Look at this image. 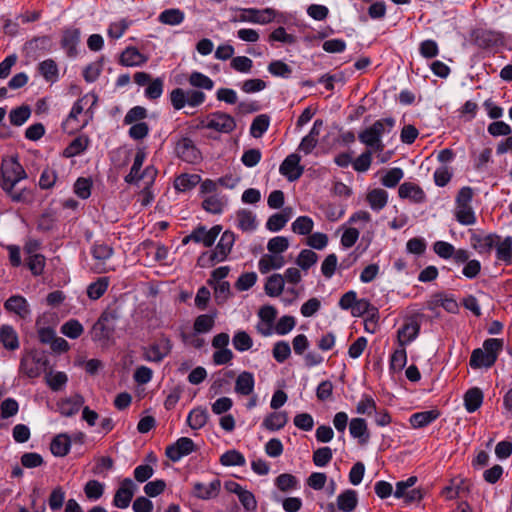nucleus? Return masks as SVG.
<instances>
[{
	"label": "nucleus",
	"instance_id": "nucleus-36",
	"mask_svg": "<svg viewBox=\"0 0 512 512\" xmlns=\"http://www.w3.org/2000/svg\"><path fill=\"white\" fill-rule=\"evenodd\" d=\"M366 200L372 210L380 211L387 205L388 193L384 189L375 188L368 192Z\"/></svg>",
	"mask_w": 512,
	"mask_h": 512
},
{
	"label": "nucleus",
	"instance_id": "nucleus-6",
	"mask_svg": "<svg viewBox=\"0 0 512 512\" xmlns=\"http://www.w3.org/2000/svg\"><path fill=\"white\" fill-rule=\"evenodd\" d=\"M240 11L241 14L238 17H234L231 21L250 22L264 25L272 22L276 17V11L273 8H245L240 9Z\"/></svg>",
	"mask_w": 512,
	"mask_h": 512
},
{
	"label": "nucleus",
	"instance_id": "nucleus-8",
	"mask_svg": "<svg viewBox=\"0 0 512 512\" xmlns=\"http://www.w3.org/2000/svg\"><path fill=\"white\" fill-rule=\"evenodd\" d=\"M419 314H415L406 319L404 324L397 331V338L400 347H405L407 344L414 341L420 333Z\"/></svg>",
	"mask_w": 512,
	"mask_h": 512
},
{
	"label": "nucleus",
	"instance_id": "nucleus-10",
	"mask_svg": "<svg viewBox=\"0 0 512 512\" xmlns=\"http://www.w3.org/2000/svg\"><path fill=\"white\" fill-rule=\"evenodd\" d=\"M235 128V119L225 112L216 111L208 116L206 129L215 130L220 133H231Z\"/></svg>",
	"mask_w": 512,
	"mask_h": 512
},
{
	"label": "nucleus",
	"instance_id": "nucleus-24",
	"mask_svg": "<svg viewBox=\"0 0 512 512\" xmlns=\"http://www.w3.org/2000/svg\"><path fill=\"white\" fill-rule=\"evenodd\" d=\"M0 343L9 351H15L19 348V337L13 326L8 324L0 326Z\"/></svg>",
	"mask_w": 512,
	"mask_h": 512
},
{
	"label": "nucleus",
	"instance_id": "nucleus-1",
	"mask_svg": "<svg viewBox=\"0 0 512 512\" xmlns=\"http://www.w3.org/2000/svg\"><path fill=\"white\" fill-rule=\"evenodd\" d=\"M25 178H27L26 171L16 158L4 159L2 161L0 186L13 202L26 203L30 201V192L28 190L14 191L17 183Z\"/></svg>",
	"mask_w": 512,
	"mask_h": 512
},
{
	"label": "nucleus",
	"instance_id": "nucleus-14",
	"mask_svg": "<svg viewBox=\"0 0 512 512\" xmlns=\"http://www.w3.org/2000/svg\"><path fill=\"white\" fill-rule=\"evenodd\" d=\"M88 95H85L84 97L78 99L72 106V109L67 116V118L62 122V129L64 132L72 134L80 129L84 128L87 122H84L82 124L78 121V116L83 112L84 105L83 102L87 99Z\"/></svg>",
	"mask_w": 512,
	"mask_h": 512
},
{
	"label": "nucleus",
	"instance_id": "nucleus-63",
	"mask_svg": "<svg viewBox=\"0 0 512 512\" xmlns=\"http://www.w3.org/2000/svg\"><path fill=\"white\" fill-rule=\"evenodd\" d=\"M84 493L90 500H98L104 493V484L97 480H89L84 486Z\"/></svg>",
	"mask_w": 512,
	"mask_h": 512
},
{
	"label": "nucleus",
	"instance_id": "nucleus-40",
	"mask_svg": "<svg viewBox=\"0 0 512 512\" xmlns=\"http://www.w3.org/2000/svg\"><path fill=\"white\" fill-rule=\"evenodd\" d=\"M285 261L283 256H272L269 254L263 255L259 262L258 268L260 273L266 274L273 269H280L284 266Z\"/></svg>",
	"mask_w": 512,
	"mask_h": 512
},
{
	"label": "nucleus",
	"instance_id": "nucleus-19",
	"mask_svg": "<svg viewBox=\"0 0 512 512\" xmlns=\"http://www.w3.org/2000/svg\"><path fill=\"white\" fill-rule=\"evenodd\" d=\"M51 48L52 38L48 35L33 37L25 43L27 54L35 57L50 51Z\"/></svg>",
	"mask_w": 512,
	"mask_h": 512
},
{
	"label": "nucleus",
	"instance_id": "nucleus-58",
	"mask_svg": "<svg viewBox=\"0 0 512 512\" xmlns=\"http://www.w3.org/2000/svg\"><path fill=\"white\" fill-rule=\"evenodd\" d=\"M407 362V353L405 347L396 349L390 357L389 367L394 372L401 371Z\"/></svg>",
	"mask_w": 512,
	"mask_h": 512
},
{
	"label": "nucleus",
	"instance_id": "nucleus-61",
	"mask_svg": "<svg viewBox=\"0 0 512 512\" xmlns=\"http://www.w3.org/2000/svg\"><path fill=\"white\" fill-rule=\"evenodd\" d=\"M289 221V215L286 213H275L271 215L267 222L266 228L271 232L280 231L285 227L286 223Z\"/></svg>",
	"mask_w": 512,
	"mask_h": 512
},
{
	"label": "nucleus",
	"instance_id": "nucleus-7",
	"mask_svg": "<svg viewBox=\"0 0 512 512\" xmlns=\"http://www.w3.org/2000/svg\"><path fill=\"white\" fill-rule=\"evenodd\" d=\"M499 241V235L496 233H475L473 232L470 237V244L472 248L480 255L489 257L495 246Z\"/></svg>",
	"mask_w": 512,
	"mask_h": 512
},
{
	"label": "nucleus",
	"instance_id": "nucleus-22",
	"mask_svg": "<svg viewBox=\"0 0 512 512\" xmlns=\"http://www.w3.org/2000/svg\"><path fill=\"white\" fill-rule=\"evenodd\" d=\"M495 256L498 262L503 263L506 266L512 265V237L507 236L502 238L499 235V241L495 246Z\"/></svg>",
	"mask_w": 512,
	"mask_h": 512
},
{
	"label": "nucleus",
	"instance_id": "nucleus-11",
	"mask_svg": "<svg viewBox=\"0 0 512 512\" xmlns=\"http://www.w3.org/2000/svg\"><path fill=\"white\" fill-rule=\"evenodd\" d=\"M172 349V343L169 338H162L158 343H153L143 347V359L149 362L160 363Z\"/></svg>",
	"mask_w": 512,
	"mask_h": 512
},
{
	"label": "nucleus",
	"instance_id": "nucleus-52",
	"mask_svg": "<svg viewBox=\"0 0 512 512\" xmlns=\"http://www.w3.org/2000/svg\"><path fill=\"white\" fill-rule=\"evenodd\" d=\"M113 253V248L104 242L96 241L91 247V254L93 258L99 261L108 260L111 258Z\"/></svg>",
	"mask_w": 512,
	"mask_h": 512
},
{
	"label": "nucleus",
	"instance_id": "nucleus-39",
	"mask_svg": "<svg viewBox=\"0 0 512 512\" xmlns=\"http://www.w3.org/2000/svg\"><path fill=\"white\" fill-rule=\"evenodd\" d=\"M287 422L286 412H272L264 418L263 426L270 431H276L282 429Z\"/></svg>",
	"mask_w": 512,
	"mask_h": 512
},
{
	"label": "nucleus",
	"instance_id": "nucleus-64",
	"mask_svg": "<svg viewBox=\"0 0 512 512\" xmlns=\"http://www.w3.org/2000/svg\"><path fill=\"white\" fill-rule=\"evenodd\" d=\"M272 354L278 363L285 362L291 355V348L288 342L278 341L274 344Z\"/></svg>",
	"mask_w": 512,
	"mask_h": 512
},
{
	"label": "nucleus",
	"instance_id": "nucleus-53",
	"mask_svg": "<svg viewBox=\"0 0 512 512\" xmlns=\"http://www.w3.org/2000/svg\"><path fill=\"white\" fill-rule=\"evenodd\" d=\"M314 227V222L309 216H299L292 223V231L299 235H309Z\"/></svg>",
	"mask_w": 512,
	"mask_h": 512
},
{
	"label": "nucleus",
	"instance_id": "nucleus-37",
	"mask_svg": "<svg viewBox=\"0 0 512 512\" xmlns=\"http://www.w3.org/2000/svg\"><path fill=\"white\" fill-rule=\"evenodd\" d=\"M207 421V409L202 407L192 409L187 417V424L193 430L201 429L206 425Z\"/></svg>",
	"mask_w": 512,
	"mask_h": 512
},
{
	"label": "nucleus",
	"instance_id": "nucleus-60",
	"mask_svg": "<svg viewBox=\"0 0 512 512\" xmlns=\"http://www.w3.org/2000/svg\"><path fill=\"white\" fill-rule=\"evenodd\" d=\"M317 260L318 255L314 251L310 249H303L296 259V264L301 267V269L308 270L317 262Z\"/></svg>",
	"mask_w": 512,
	"mask_h": 512
},
{
	"label": "nucleus",
	"instance_id": "nucleus-12",
	"mask_svg": "<svg viewBox=\"0 0 512 512\" xmlns=\"http://www.w3.org/2000/svg\"><path fill=\"white\" fill-rule=\"evenodd\" d=\"M177 156L191 164H195L201 160V152L189 137H182L175 146Z\"/></svg>",
	"mask_w": 512,
	"mask_h": 512
},
{
	"label": "nucleus",
	"instance_id": "nucleus-15",
	"mask_svg": "<svg viewBox=\"0 0 512 512\" xmlns=\"http://www.w3.org/2000/svg\"><path fill=\"white\" fill-rule=\"evenodd\" d=\"M46 364V358L34 354L21 359L19 370L29 378H36L40 376L42 367Z\"/></svg>",
	"mask_w": 512,
	"mask_h": 512
},
{
	"label": "nucleus",
	"instance_id": "nucleus-56",
	"mask_svg": "<svg viewBox=\"0 0 512 512\" xmlns=\"http://www.w3.org/2000/svg\"><path fill=\"white\" fill-rule=\"evenodd\" d=\"M232 343L234 348L239 352L249 350L253 346V340L245 331H238L234 334Z\"/></svg>",
	"mask_w": 512,
	"mask_h": 512
},
{
	"label": "nucleus",
	"instance_id": "nucleus-42",
	"mask_svg": "<svg viewBox=\"0 0 512 512\" xmlns=\"http://www.w3.org/2000/svg\"><path fill=\"white\" fill-rule=\"evenodd\" d=\"M184 13L178 8H170L162 11L159 14L158 20L162 24L166 25H179L184 21Z\"/></svg>",
	"mask_w": 512,
	"mask_h": 512
},
{
	"label": "nucleus",
	"instance_id": "nucleus-16",
	"mask_svg": "<svg viewBox=\"0 0 512 512\" xmlns=\"http://www.w3.org/2000/svg\"><path fill=\"white\" fill-rule=\"evenodd\" d=\"M81 31L79 28L68 27L63 30L61 39V48L66 51V54L70 58H74L78 55L77 45L80 42Z\"/></svg>",
	"mask_w": 512,
	"mask_h": 512
},
{
	"label": "nucleus",
	"instance_id": "nucleus-54",
	"mask_svg": "<svg viewBox=\"0 0 512 512\" xmlns=\"http://www.w3.org/2000/svg\"><path fill=\"white\" fill-rule=\"evenodd\" d=\"M31 115L29 106L23 105L12 109L9 113L10 123L14 126L23 125Z\"/></svg>",
	"mask_w": 512,
	"mask_h": 512
},
{
	"label": "nucleus",
	"instance_id": "nucleus-5",
	"mask_svg": "<svg viewBox=\"0 0 512 512\" xmlns=\"http://www.w3.org/2000/svg\"><path fill=\"white\" fill-rule=\"evenodd\" d=\"M470 38L471 42L481 49H492L503 43L501 33L484 28L473 29Z\"/></svg>",
	"mask_w": 512,
	"mask_h": 512
},
{
	"label": "nucleus",
	"instance_id": "nucleus-20",
	"mask_svg": "<svg viewBox=\"0 0 512 512\" xmlns=\"http://www.w3.org/2000/svg\"><path fill=\"white\" fill-rule=\"evenodd\" d=\"M398 195L402 199H410L414 203L425 201L426 195L423 189L412 182H404L398 188Z\"/></svg>",
	"mask_w": 512,
	"mask_h": 512
},
{
	"label": "nucleus",
	"instance_id": "nucleus-26",
	"mask_svg": "<svg viewBox=\"0 0 512 512\" xmlns=\"http://www.w3.org/2000/svg\"><path fill=\"white\" fill-rule=\"evenodd\" d=\"M254 386L255 379L253 373L243 371L236 378L234 390L239 395L248 396L254 391Z\"/></svg>",
	"mask_w": 512,
	"mask_h": 512
},
{
	"label": "nucleus",
	"instance_id": "nucleus-21",
	"mask_svg": "<svg viewBox=\"0 0 512 512\" xmlns=\"http://www.w3.org/2000/svg\"><path fill=\"white\" fill-rule=\"evenodd\" d=\"M220 480L215 479L212 482H210L208 485L196 482L193 485V496L202 499V500H208L211 498H214L218 495L220 490Z\"/></svg>",
	"mask_w": 512,
	"mask_h": 512
},
{
	"label": "nucleus",
	"instance_id": "nucleus-50",
	"mask_svg": "<svg viewBox=\"0 0 512 512\" xmlns=\"http://www.w3.org/2000/svg\"><path fill=\"white\" fill-rule=\"evenodd\" d=\"M26 264L32 275L40 276L44 272L46 258L42 254H33L28 256Z\"/></svg>",
	"mask_w": 512,
	"mask_h": 512
},
{
	"label": "nucleus",
	"instance_id": "nucleus-3",
	"mask_svg": "<svg viewBox=\"0 0 512 512\" xmlns=\"http://www.w3.org/2000/svg\"><path fill=\"white\" fill-rule=\"evenodd\" d=\"M236 235L230 230L223 232L218 244L212 251H205L197 259V265L199 267H212L217 262L224 261L230 254Z\"/></svg>",
	"mask_w": 512,
	"mask_h": 512
},
{
	"label": "nucleus",
	"instance_id": "nucleus-34",
	"mask_svg": "<svg viewBox=\"0 0 512 512\" xmlns=\"http://www.w3.org/2000/svg\"><path fill=\"white\" fill-rule=\"evenodd\" d=\"M349 431L353 438H358L361 444H365L369 439L367 422L363 418H353L349 424Z\"/></svg>",
	"mask_w": 512,
	"mask_h": 512
},
{
	"label": "nucleus",
	"instance_id": "nucleus-59",
	"mask_svg": "<svg viewBox=\"0 0 512 512\" xmlns=\"http://www.w3.org/2000/svg\"><path fill=\"white\" fill-rule=\"evenodd\" d=\"M403 176H404V173L401 168H398V167L391 168L381 178V183L383 186H385L387 188H394L398 185V183L401 181Z\"/></svg>",
	"mask_w": 512,
	"mask_h": 512
},
{
	"label": "nucleus",
	"instance_id": "nucleus-33",
	"mask_svg": "<svg viewBox=\"0 0 512 512\" xmlns=\"http://www.w3.org/2000/svg\"><path fill=\"white\" fill-rule=\"evenodd\" d=\"M39 74L50 83H55L59 78V69L57 63L49 58L38 64Z\"/></svg>",
	"mask_w": 512,
	"mask_h": 512
},
{
	"label": "nucleus",
	"instance_id": "nucleus-41",
	"mask_svg": "<svg viewBox=\"0 0 512 512\" xmlns=\"http://www.w3.org/2000/svg\"><path fill=\"white\" fill-rule=\"evenodd\" d=\"M109 278L108 277H100L95 282H92L87 287V296L91 300L100 299L109 287Z\"/></svg>",
	"mask_w": 512,
	"mask_h": 512
},
{
	"label": "nucleus",
	"instance_id": "nucleus-23",
	"mask_svg": "<svg viewBox=\"0 0 512 512\" xmlns=\"http://www.w3.org/2000/svg\"><path fill=\"white\" fill-rule=\"evenodd\" d=\"M148 61V57L143 55L136 47H127L120 55L119 63L122 66H142Z\"/></svg>",
	"mask_w": 512,
	"mask_h": 512
},
{
	"label": "nucleus",
	"instance_id": "nucleus-18",
	"mask_svg": "<svg viewBox=\"0 0 512 512\" xmlns=\"http://www.w3.org/2000/svg\"><path fill=\"white\" fill-rule=\"evenodd\" d=\"M4 309L14 313L21 319H26L31 314L28 301L21 295H12L4 302Z\"/></svg>",
	"mask_w": 512,
	"mask_h": 512
},
{
	"label": "nucleus",
	"instance_id": "nucleus-31",
	"mask_svg": "<svg viewBox=\"0 0 512 512\" xmlns=\"http://www.w3.org/2000/svg\"><path fill=\"white\" fill-rule=\"evenodd\" d=\"M71 447V438L67 434H59L55 436L50 444L51 453L56 457L66 456Z\"/></svg>",
	"mask_w": 512,
	"mask_h": 512
},
{
	"label": "nucleus",
	"instance_id": "nucleus-29",
	"mask_svg": "<svg viewBox=\"0 0 512 512\" xmlns=\"http://www.w3.org/2000/svg\"><path fill=\"white\" fill-rule=\"evenodd\" d=\"M84 403L83 396L77 394L71 398L63 399L58 403V410L61 415L71 417L78 413Z\"/></svg>",
	"mask_w": 512,
	"mask_h": 512
},
{
	"label": "nucleus",
	"instance_id": "nucleus-27",
	"mask_svg": "<svg viewBox=\"0 0 512 512\" xmlns=\"http://www.w3.org/2000/svg\"><path fill=\"white\" fill-rule=\"evenodd\" d=\"M358 139L362 144L376 152H382L384 150L385 146L372 126L361 131L358 135Z\"/></svg>",
	"mask_w": 512,
	"mask_h": 512
},
{
	"label": "nucleus",
	"instance_id": "nucleus-51",
	"mask_svg": "<svg viewBox=\"0 0 512 512\" xmlns=\"http://www.w3.org/2000/svg\"><path fill=\"white\" fill-rule=\"evenodd\" d=\"M189 83L193 87L205 90H212L214 87V81L205 74L198 71H193L190 74Z\"/></svg>",
	"mask_w": 512,
	"mask_h": 512
},
{
	"label": "nucleus",
	"instance_id": "nucleus-13",
	"mask_svg": "<svg viewBox=\"0 0 512 512\" xmlns=\"http://www.w3.org/2000/svg\"><path fill=\"white\" fill-rule=\"evenodd\" d=\"M300 161L301 157L297 153L288 155L279 167L280 174L290 182L298 180L304 172V167L300 165Z\"/></svg>",
	"mask_w": 512,
	"mask_h": 512
},
{
	"label": "nucleus",
	"instance_id": "nucleus-9",
	"mask_svg": "<svg viewBox=\"0 0 512 512\" xmlns=\"http://www.w3.org/2000/svg\"><path fill=\"white\" fill-rule=\"evenodd\" d=\"M196 451V445L192 439L188 437H180L173 444L165 449V455L172 462H178L182 457L188 456Z\"/></svg>",
	"mask_w": 512,
	"mask_h": 512
},
{
	"label": "nucleus",
	"instance_id": "nucleus-46",
	"mask_svg": "<svg viewBox=\"0 0 512 512\" xmlns=\"http://www.w3.org/2000/svg\"><path fill=\"white\" fill-rule=\"evenodd\" d=\"M60 331L70 339H77L83 334L84 327L77 319H69L61 326Z\"/></svg>",
	"mask_w": 512,
	"mask_h": 512
},
{
	"label": "nucleus",
	"instance_id": "nucleus-44",
	"mask_svg": "<svg viewBox=\"0 0 512 512\" xmlns=\"http://www.w3.org/2000/svg\"><path fill=\"white\" fill-rule=\"evenodd\" d=\"M201 178L197 174H181L174 181V187L176 190L185 192L193 189Z\"/></svg>",
	"mask_w": 512,
	"mask_h": 512
},
{
	"label": "nucleus",
	"instance_id": "nucleus-45",
	"mask_svg": "<svg viewBox=\"0 0 512 512\" xmlns=\"http://www.w3.org/2000/svg\"><path fill=\"white\" fill-rule=\"evenodd\" d=\"M276 487L282 492H289L298 488L299 481L290 473H282L275 479Z\"/></svg>",
	"mask_w": 512,
	"mask_h": 512
},
{
	"label": "nucleus",
	"instance_id": "nucleus-55",
	"mask_svg": "<svg viewBox=\"0 0 512 512\" xmlns=\"http://www.w3.org/2000/svg\"><path fill=\"white\" fill-rule=\"evenodd\" d=\"M214 318H215V316L210 315V314L199 315L198 317H196V319L194 321V325H193L194 331L196 333L209 332L215 324Z\"/></svg>",
	"mask_w": 512,
	"mask_h": 512
},
{
	"label": "nucleus",
	"instance_id": "nucleus-17",
	"mask_svg": "<svg viewBox=\"0 0 512 512\" xmlns=\"http://www.w3.org/2000/svg\"><path fill=\"white\" fill-rule=\"evenodd\" d=\"M133 495L134 483L130 478H125L114 495L113 505L117 508L125 509L130 505Z\"/></svg>",
	"mask_w": 512,
	"mask_h": 512
},
{
	"label": "nucleus",
	"instance_id": "nucleus-35",
	"mask_svg": "<svg viewBox=\"0 0 512 512\" xmlns=\"http://www.w3.org/2000/svg\"><path fill=\"white\" fill-rule=\"evenodd\" d=\"M89 145V138L85 135H80L73 139L68 146L63 150V157L72 158L83 153Z\"/></svg>",
	"mask_w": 512,
	"mask_h": 512
},
{
	"label": "nucleus",
	"instance_id": "nucleus-43",
	"mask_svg": "<svg viewBox=\"0 0 512 512\" xmlns=\"http://www.w3.org/2000/svg\"><path fill=\"white\" fill-rule=\"evenodd\" d=\"M270 125V117L267 114L256 116L250 126V134L254 138H261L268 130Z\"/></svg>",
	"mask_w": 512,
	"mask_h": 512
},
{
	"label": "nucleus",
	"instance_id": "nucleus-28",
	"mask_svg": "<svg viewBox=\"0 0 512 512\" xmlns=\"http://www.w3.org/2000/svg\"><path fill=\"white\" fill-rule=\"evenodd\" d=\"M146 158L144 149H137L130 172L125 176L124 181L127 184H137L141 180V168Z\"/></svg>",
	"mask_w": 512,
	"mask_h": 512
},
{
	"label": "nucleus",
	"instance_id": "nucleus-2",
	"mask_svg": "<svg viewBox=\"0 0 512 512\" xmlns=\"http://www.w3.org/2000/svg\"><path fill=\"white\" fill-rule=\"evenodd\" d=\"M504 341L499 338H488L483 342V348L472 351L469 365L472 369L491 368L503 350Z\"/></svg>",
	"mask_w": 512,
	"mask_h": 512
},
{
	"label": "nucleus",
	"instance_id": "nucleus-62",
	"mask_svg": "<svg viewBox=\"0 0 512 512\" xmlns=\"http://www.w3.org/2000/svg\"><path fill=\"white\" fill-rule=\"evenodd\" d=\"M332 450L328 446L320 447L313 453V463L318 467H325L332 460Z\"/></svg>",
	"mask_w": 512,
	"mask_h": 512
},
{
	"label": "nucleus",
	"instance_id": "nucleus-30",
	"mask_svg": "<svg viewBox=\"0 0 512 512\" xmlns=\"http://www.w3.org/2000/svg\"><path fill=\"white\" fill-rule=\"evenodd\" d=\"M483 392L478 387L470 388L464 394V406L469 413L478 410L483 403Z\"/></svg>",
	"mask_w": 512,
	"mask_h": 512
},
{
	"label": "nucleus",
	"instance_id": "nucleus-38",
	"mask_svg": "<svg viewBox=\"0 0 512 512\" xmlns=\"http://www.w3.org/2000/svg\"><path fill=\"white\" fill-rule=\"evenodd\" d=\"M284 277L281 274H272L267 278L264 286L265 293L270 297H278L284 290Z\"/></svg>",
	"mask_w": 512,
	"mask_h": 512
},
{
	"label": "nucleus",
	"instance_id": "nucleus-49",
	"mask_svg": "<svg viewBox=\"0 0 512 512\" xmlns=\"http://www.w3.org/2000/svg\"><path fill=\"white\" fill-rule=\"evenodd\" d=\"M238 228L242 231H253L256 229L255 215L248 210H241L237 213Z\"/></svg>",
	"mask_w": 512,
	"mask_h": 512
},
{
	"label": "nucleus",
	"instance_id": "nucleus-57",
	"mask_svg": "<svg viewBox=\"0 0 512 512\" xmlns=\"http://www.w3.org/2000/svg\"><path fill=\"white\" fill-rule=\"evenodd\" d=\"M268 71L273 76L281 78H289L292 74V68L281 60L271 61L268 65Z\"/></svg>",
	"mask_w": 512,
	"mask_h": 512
},
{
	"label": "nucleus",
	"instance_id": "nucleus-48",
	"mask_svg": "<svg viewBox=\"0 0 512 512\" xmlns=\"http://www.w3.org/2000/svg\"><path fill=\"white\" fill-rule=\"evenodd\" d=\"M220 463L223 466H243L246 463L244 455L235 450H228L220 457Z\"/></svg>",
	"mask_w": 512,
	"mask_h": 512
},
{
	"label": "nucleus",
	"instance_id": "nucleus-32",
	"mask_svg": "<svg viewBox=\"0 0 512 512\" xmlns=\"http://www.w3.org/2000/svg\"><path fill=\"white\" fill-rule=\"evenodd\" d=\"M358 504L357 492L347 489L337 497V507L342 512H352Z\"/></svg>",
	"mask_w": 512,
	"mask_h": 512
},
{
	"label": "nucleus",
	"instance_id": "nucleus-47",
	"mask_svg": "<svg viewBox=\"0 0 512 512\" xmlns=\"http://www.w3.org/2000/svg\"><path fill=\"white\" fill-rule=\"evenodd\" d=\"M455 218L462 225H472L476 222V216L471 205L456 206Z\"/></svg>",
	"mask_w": 512,
	"mask_h": 512
},
{
	"label": "nucleus",
	"instance_id": "nucleus-25",
	"mask_svg": "<svg viewBox=\"0 0 512 512\" xmlns=\"http://www.w3.org/2000/svg\"><path fill=\"white\" fill-rule=\"evenodd\" d=\"M440 417V411L431 409L427 411L417 412L410 416L409 422L415 429L424 428Z\"/></svg>",
	"mask_w": 512,
	"mask_h": 512
},
{
	"label": "nucleus",
	"instance_id": "nucleus-4",
	"mask_svg": "<svg viewBox=\"0 0 512 512\" xmlns=\"http://www.w3.org/2000/svg\"><path fill=\"white\" fill-rule=\"evenodd\" d=\"M118 318L119 314L115 309H107L103 311L98 320L92 326V340L100 342L103 345L113 342L116 330V321Z\"/></svg>",
	"mask_w": 512,
	"mask_h": 512
}]
</instances>
